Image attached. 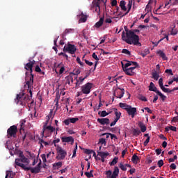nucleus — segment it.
I'll return each mask as SVG.
<instances>
[{
	"label": "nucleus",
	"mask_w": 178,
	"mask_h": 178,
	"mask_svg": "<svg viewBox=\"0 0 178 178\" xmlns=\"http://www.w3.org/2000/svg\"><path fill=\"white\" fill-rule=\"evenodd\" d=\"M35 64V60H30L28 63H26L24 66V69L26 70H29V73L28 72H26V86L29 89L30 97L29 95H26L24 92H21L17 95V97L15 99V102L17 105H22V106H24L29 101H30V98L33 97V92L31 91V88H33V84H34V74H33V66Z\"/></svg>",
	"instance_id": "1"
},
{
	"label": "nucleus",
	"mask_w": 178,
	"mask_h": 178,
	"mask_svg": "<svg viewBox=\"0 0 178 178\" xmlns=\"http://www.w3.org/2000/svg\"><path fill=\"white\" fill-rule=\"evenodd\" d=\"M132 33H134L133 37H129V39L126 38V33L124 31H122V40L129 44V45H138V47H141V43L140 42V37L137 34H140L139 29H134L132 30Z\"/></svg>",
	"instance_id": "2"
},
{
	"label": "nucleus",
	"mask_w": 178,
	"mask_h": 178,
	"mask_svg": "<svg viewBox=\"0 0 178 178\" xmlns=\"http://www.w3.org/2000/svg\"><path fill=\"white\" fill-rule=\"evenodd\" d=\"M15 163L17 166H19V168H22L24 169V170H26L27 165L30 163V160L24 156V154L22 151H19L18 154V158L15 159Z\"/></svg>",
	"instance_id": "3"
},
{
	"label": "nucleus",
	"mask_w": 178,
	"mask_h": 178,
	"mask_svg": "<svg viewBox=\"0 0 178 178\" xmlns=\"http://www.w3.org/2000/svg\"><path fill=\"white\" fill-rule=\"evenodd\" d=\"M57 156H56V159L58 161H63L66 156L67 155V152L63 149V148L60 147V146L58 145L56 147Z\"/></svg>",
	"instance_id": "4"
},
{
	"label": "nucleus",
	"mask_w": 178,
	"mask_h": 178,
	"mask_svg": "<svg viewBox=\"0 0 178 178\" xmlns=\"http://www.w3.org/2000/svg\"><path fill=\"white\" fill-rule=\"evenodd\" d=\"M76 50L77 49H76V46L70 43H68L67 45H65L63 48V52H68L69 54H71V55H74Z\"/></svg>",
	"instance_id": "5"
},
{
	"label": "nucleus",
	"mask_w": 178,
	"mask_h": 178,
	"mask_svg": "<svg viewBox=\"0 0 178 178\" xmlns=\"http://www.w3.org/2000/svg\"><path fill=\"white\" fill-rule=\"evenodd\" d=\"M17 134V127L16 125H13L10 127V128L7 130V136L8 138H10L11 137H16V134Z\"/></svg>",
	"instance_id": "6"
},
{
	"label": "nucleus",
	"mask_w": 178,
	"mask_h": 178,
	"mask_svg": "<svg viewBox=\"0 0 178 178\" xmlns=\"http://www.w3.org/2000/svg\"><path fill=\"white\" fill-rule=\"evenodd\" d=\"M92 88V83L88 82L86 84L81 86L82 93L88 95L91 92Z\"/></svg>",
	"instance_id": "7"
},
{
	"label": "nucleus",
	"mask_w": 178,
	"mask_h": 178,
	"mask_svg": "<svg viewBox=\"0 0 178 178\" xmlns=\"http://www.w3.org/2000/svg\"><path fill=\"white\" fill-rule=\"evenodd\" d=\"M121 65L123 69V71L127 76H133L134 74V70H136V67H131L129 68L124 69V64L123 62H121Z\"/></svg>",
	"instance_id": "8"
},
{
	"label": "nucleus",
	"mask_w": 178,
	"mask_h": 178,
	"mask_svg": "<svg viewBox=\"0 0 178 178\" xmlns=\"http://www.w3.org/2000/svg\"><path fill=\"white\" fill-rule=\"evenodd\" d=\"M123 95H124V89L118 88L116 89L115 92H114V96L116 98H119L121 99V98H123Z\"/></svg>",
	"instance_id": "9"
},
{
	"label": "nucleus",
	"mask_w": 178,
	"mask_h": 178,
	"mask_svg": "<svg viewBox=\"0 0 178 178\" xmlns=\"http://www.w3.org/2000/svg\"><path fill=\"white\" fill-rule=\"evenodd\" d=\"M127 112L129 116L134 118V116H136V113H137V108L136 107H131V106H129L127 110Z\"/></svg>",
	"instance_id": "10"
},
{
	"label": "nucleus",
	"mask_w": 178,
	"mask_h": 178,
	"mask_svg": "<svg viewBox=\"0 0 178 178\" xmlns=\"http://www.w3.org/2000/svg\"><path fill=\"white\" fill-rule=\"evenodd\" d=\"M76 122H79V118H67L63 121V123H65L66 126H69L70 123L74 124Z\"/></svg>",
	"instance_id": "11"
},
{
	"label": "nucleus",
	"mask_w": 178,
	"mask_h": 178,
	"mask_svg": "<svg viewBox=\"0 0 178 178\" xmlns=\"http://www.w3.org/2000/svg\"><path fill=\"white\" fill-rule=\"evenodd\" d=\"M124 33H125V37L126 38H130V37L134 36V33H133V30H129V28L127 26H124Z\"/></svg>",
	"instance_id": "12"
},
{
	"label": "nucleus",
	"mask_w": 178,
	"mask_h": 178,
	"mask_svg": "<svg viewBox=\"0 0 178 178\" xmlns=\"http://www.w3.org/2000/svg\"><path fill=\"white\" fill-rule=\"evenodd\" d=\"M61 140L63 143H71V145H73L74 143V138H73V136L62 137Z\"/></svg>",
	"instance_id": "13"
},
{
	"label": "nucleus",
	"mask_w": 178,
	"mask_h": 178,
	"mask_svg": "<svg viewBox=\"0 0 178 178\" xmlns=\"http://www.w3.org/2000/svg\"><path fill=\"white\" fill-rule=\"evenodd\" d=\"M97 122L102 126H105V124L108 126V124H109L110 123V120L108 118H98Z\"/></svg>",
	"instance_id": "14"
},
{
	"label": "nucleus",
	"mask_w": 178,
	"mask_h": 178,
	"mask_svg": "<svg viewBox=\"0 0 178 178\" xmlns=\"http://www.w3.org/2000/svg\"><path fill=\"white\" fill-rule=\"evenodd\" d=\"M159 84L160 88L163 91V92H169V88H166L163 86V79L162 78L159 79Z\"/></svg>",
	"instance_id": "15"
},
{
	"label": "nucleus",
	"mask_w": 178,
	"mask_h": 178,
	"mask_svg": "<svg viewBox=\"0 0 178 178\" xmlns=\"http://www.w3.org/2000/svg\"><path fill=\"white\" fill-rule=\"evenodd\" d=\"M25 170H30L31 173H40L41 172V168H38V167L31 168V167H26L25 168Z\"/></svg>",
	"instance_id": "16"
},
{
	"label": "nucleus",
	"mask_w": 178,
	"mask_h": 178,
	"mask_svg": "<svg viewBox=\"0 0 178 178\" xmlns=\"http://www.w3.org/2000/svg\"><path fill=\"white\" fill-rule=\"evenodd\" d=\"M79 19L80 23H86L87 22V15H84L83 12H81L79 15H77Z\"/></svg>",
	"instance_id": "17"
},
{
	"label": "nucleus",
	"mask_w": 178,
	"mask_h": 178,
	"mask_svg": "<svg viewBox=\"0 0 178 178\" xmlns=\"http://www.w3.org/2000/svg\"><path fill=\"white\" fill-rule=\"evenodd\" d=\"M104 17H102L99 22H97L95 24V27H96V29H99V27H101L102 26V24H104Z\"/></svg>",
	"instance_id": "18"
},
{
	"label": "nucleus",
	"mask_w": 178,
	"mask_h": 178,
	"mask_svg": "<svg viewBox=\"0 0 178 178\" xmlns=\"http://www.w3.org/2000/svg\"><path fill=\"white\" fill-rule=\"evenodd\" d=\"M66 83L69 86H72L73 84V76L69 75L65 77Z\"/></svg>",
	"instance_id": "19"
},
{
	"label": "nucleus",
	"mask_w": 178,
	"mask_h": 178,
	"mask_svg": "<svg viewBox=\"0 0 178 178\" xmlns=\"http://www.w3.org/2000/svg\"><path fill=\"white\" fill-rule=\"evenodd\" d=\"M62 165H63L62 161H58L57 163H54L53 164L54 170H58V169H60V167L62 166Z\"/></svg>",
	"instance_id": "20"
},
{
	"label": "nucleus",
	"mask_w": 178,
	"mask_h": 178,
	"mask_svg": "<svg viewBox=\"0 0 178 178\" xmlns=\"http://www.w3.org/2000/svg\"><path fill=\"white\" fill-rule=\"evenodd\" d=\"M92 56L93 59H95V60H96V62L95 63V67L92 70V72H94L97 69V65H98V60H99V58H98V56H97V54L95 53H93Z\"/></svg>",
	"instance_id": "21"
},
{
	"label": "nucleus",
	"mask_w": 178,
	"mask_h": 178,
	"mask_svg": "<svg viewBox=\"0 0 178 178\" xmlns=\"http://www.w3.org/2000/svg\"><path fill=\"white\" fill-rule=\"evenodd\" d=\"M149 91H153L154 92H156V91H159V90H158V88H156L155 87V84L154 83L151 82L149 86Z\"/></svg>",
	"instance_id": "22"
},
{
	"label": "nucleus",
	"mask_w": 178,
	"mask_h": 178,
	"mask_svg": "<svg viewBox=\"0 0 178 178\" xmlns=\"http://www.w3.org/2000/svg\"><path fill=\"white\" fill-rule=\"evenodd\" d=\"M120 7L121 8L122 10H124V12L127 10V8H126V1H124V0L120 1Z\"/></svg>",
	"instance_id": "23"
},
{
	"label": "nucleus",
	"mask_w": 178,
	"mask_h": 178,
	"mask_svg": "<svg viewBox=\"0 0 178 178\" xmlns=\"http://www.w3.org/2000/svg\"><path fill=\"white\" fill-rule=\"evenodd\" d=\"M158 55L160 56V58H162L163 60H166L168 59V57H166V54L163 53V51L159 50L157 51Z\"/></svg>",
	"instance_id": "24"
},
{
	"label": "nucleus",
	"mask_w": 178,
	"mask_h": 178,
	"mask_svg": "<svg viewBox=\"0 0 178 178\" xmlns=\"http://www.w3.org/2000/svg\"><path fill=\"white\" fill-rule=\"evenodd\" d=\"M74 29H67L65 31L62 33L61 37H66L67 34H70V33H73Z\"/></svg>",
	"instance_id": "25"
},
{
	"label": "nucleus",
	"mask_w": 178,
	"mask_h": 178,
	"mask_svg": "<svg viewBox=\"0 0 178 178\" xmlns=\"http://www.w3.org/2000/svg\"><path fill=\"white\" fill-rule=\"evenodd\" d=\"M138 127L141 129L142 133H145V131H147V127H145V124H144V123L139 122Z\"/></svg>",
	"instance_id": "26"
},
{
	"label": "nucleus",
	"mask_w": 178,
	"mask_h": 178,
	"mask_svg": "<svg viewBox=\"0 0 178 178\" xmlns=\"http://www.w3.org/2000/svg\"><path fill=\"white\" fill-rule=\"evenodd\" d=\"M100 5V3L99 1H96L95 3H94V6H95V8H97V9H98V11H97V15L99 16L100 15V12H101V7L99 6Z\"/></svg>",
	"instance_id": "27"
},
{
	"label": "nucleus",
	"mask_w": 178,
	"mask_h": 178,
	"mask_svg": "<svg viewBox=\"0 0 178 178\" xmlns=\"http://www.w3.org/2000/svg\"><path fill=\"white\" fill-rule=\"evenodd\" d=\"M97 154L99 156H101V158H106V156L109 155V153L104 152H97Z\"/></svg>",
	"instance_id": "28"
},
{
	"label": "nucleus",
	"mask_w": 178,
	"mask_h": 178,
	"mask_svg": "<svg viewBox=\"0 0 178 178\" xmlns=\"http://www.w3.org/2000/svg\"><path fill=\"white\" fill-rule=\"evenodd\" d=\"M119 105L120 108H122V109H124L125 111H127L130 106V105L126 104V103H120Z\"/></svg>",
	"instance_id": "29"
},
{
	"label": "nucleus",
	"mask_w": 178,
	"mask_h": 178,
	"mask_svg": "<svg viewBox=\"0 0 178 178\" xmlns=\"http://www.w3.org/2000/svg\"><path fill=\"white\" fill-rule=\"evenodd\" d=\"M132 134L133 136H140V134H141V131H140L138 128L134 129L132 130Z\"/></svg>",
	"instance_id": "30"
},
{
	"label": "nucleus",
	"mask_w": 178,
	"mask_h": 178,
	"mask_svg": "<svg viewBox=\"0 0 178 178\" xmlns=\"http://www.w3.org/2000/svg\"><path fill=\"white\" fill-rule=\"evenodd\" d=\"M157 95H159L161 99H162L163 102H165V100L166 99V96H165L163 94H162V92H161V91H156Z\"/></svg>",
	"instance_id": "31"
},
{
	"label": "nucleus",
	"mask_w": 178,
	"mask_h": 178,
	"mask_svg": "<svg viewBox=\"0 0 178 178\" xmlns=\"http://www.w3.org/2000/svg\"><path fill=\"white\" fill-rule=\"evenodd\" d=\"M98 115H100L101 118H105V116H108L109 115L108 113L106 112V111H99Z\"/></svg>",
	"instance_id": "32"
},
{
	"label": "nucleus",
	"mask_w": 178,
	"mask_h": 178,
	"mask_svg": "<svg viewBox=\"0 0 178 178\" xmlns=\"http://www.w3.org/2000/svg\"><path fill=\"white\" fill-rule=\"evenodd\" d=\"M46 130H49V131H50L51 133H54V131H55V128H54V127L51 125H49L44 128V131Z\"/></svg>",
	"instance_id": "33"
},
{
	"label": "nucleus",
	"mask_w": 178,
	"mask_h": 178,
	"mask_svg": "<svg viewBox=\"0 0 178 178\" xmlns=\"http://www.w3.org/2000/svg\"><path fill=\"white\" fill-rule=\"evenodd\" d=\"M131 161L134 163L137 162V161H140V157L136 154H134L131 158Z\"/></svg>",
	"instance_id": "34"
},
{
	"label": "nucleus",
	"mask_w": 178,
	"mask_h": 178,
	"mask_svg": "<svg viewBox=\"0 0 178 178\" xmlns=\"http://www.w3.org/2000/svg\"><path fill=\"white\" fill-rule=\"evenodd\" d=\"M115 115L116 116L115 120L118 121L119 119H120V116L122 115V113L118 112V109H116V111H115Z\"/></svg>",
	"instance_id": "35"
},
{
	"label": "nucleus",
	"mask_w": 178,
	"mask_h": 178,
	"mask_svg": "<svg viewBox=\"0 0 178 178\" xmlns=\"http://www.w3.org/2000/svg\"><path fill=\"white\" fill-rule=\"evenodd\" d=\"M119 158L118 157H115L112 161L111 162L110 165L111 166H115V165H116V163H118V161Z\"/></svg>",
	"instance_id": "36"
},
{
	"label": "nucleus",
	"mask_w": 178,
	"mask_h": 178,
	"mask_svg": "<svg viewBox=\"0 0 178 178\" xmlns=\"http://www.w3.org/2000/svg\"><path fill=\"white\" fill-rule=\"evenodd\" d=\"M49 122V120L47 119L46 122L43 125V129H42L43 131L42 132V136H44V133H45V128L48 126Z\"/></svg>",
	"instance_id": "37"
},
{
	"label": "nucleus",
	"mask_w": 178,
	"mask_h": 178,
	"mask_svg": "<svg viewBox=\"0 0 178 178\" xmlns=\"http://www.w3.org/2000/svg\"><path fill=\"white\" fill-rule=\"evenodd\" d=\"M152 79H154L156 81H158L159 79V74L158 72H153L152 74Z\"/></svg>",
	"instance_id": "38"
},
{
	"label": "nucleus",
	"mask_w": 178,
	"mask_h": 178,
	"mask_svg": "<svg viewBox=\"0 0 178 178\" xmlns=\"http://www.w3.org/2000/svg\"><path fill=\"white\" fill-rule=\"evenodd\" d=\"M92 170H90L89 172H86L85 175H86V177L88 178H91V177H94V175H92Z\"/></svg>",
	"instance_id": "39"
},
{
	"label": "nucleus",
	"mask_w": 178,
	"mask_h": 178,
	"mask_svg": "<svg viewBox=\"0 0 178 178\" xmlns=\"http://www.w3.org/2000/svg\"><path fill=\"white\" fill-rule=\"evenodd\" d=\"M122 53L124 54L125 55H128V56H130L131 55V52H130V51H129L127 49H122Z\"/></svg>",
	"instance_id": "40"
},
{
	"label": "nucleus",
	"mask_w": 178,
	"mask_h": 178,
	"mask_svg": "<svg viewBox=\"0 0 178 178\" xmlns=\"http://www.w3.org/2000/svg\"><path fill=\"white\" fill-rule=\"evenodd\" d=\"M119 168H120L121 170H123L124 172H126V170H127V168H126V165H124L122 163H120Z\"/></svg>",
	"instance_id": "41"
},
{
	"label": "nucleus",
	"mask_w": 178,
	"mask_h": 178,
	"mask_svg": "<svg viewBox=\"0 0 178 178\" xmlns=\"http://www.w3.org/2000/svg\"><path fill=\"white\" fill-rule=\"evenodd\" d=\"M150 4L151 3H149V1L145 8V11L147 13H149V12H151L152 7H151Z\"/></svg>",
	"instance_id": "42"
},
{
	"label": "nucleus",
	"mask_w": 178,
	"mask_h": 178,
	"mask_svg": "<svg viewBox=\"0 0 178 178\" xmlns=\"http://www.w3.org/2000/svg\"><path fill=\"white\" fill-rule=\"evenodd\" d=\"M113 175H117V176H119V168L118 166H115L114 168V171L113 172Z\"/></svg>",
	"instance_id": "43"
},
{
	"label": "nucleus",
	"mask_w": 178,
	"mask_h": 178,
	"mask_svg": "<svg viewBox=\"0 0 178 178\" xmlns=\"http://www.w3.org/2000/svg\"><path fill=\"white\" fill-rule=\"evenodd\" d=\"M148 54H149V50H145L144 52L140 53V55L143 58H145Z\"/></svg>",
	"instance_id": "44"
},
{
	"label": "nucleus",
	"mask_w": 178,
	"mask_h": 178,
	"mask_svg": "<svg viewBox=\"0 0 178 178\" xmlns=\"http://www.w3.org/2000/svg\"><path fill=\"white\" fill-rule=\"evenodd\" d=\"M133 5V0H131L129 1L127 6H128V12H130L131 9V6Z\"/></svg>",
	"instance_id": "45"
},
{
	"label": "nucleus",
	"mask_w": 178,
	"mask_h": 178,
	"mask_svg": "<svg viewBox=\"0 0 178 178\" xmlns=\"http://www.w3.org/2000/svg\"><path fill=\"white\" fill-rule=\"evenodd\" d=\"M138 98L140 101H143L144 102H147V97H145V96L143 95H139Z\"/></svg>",
	"instance_id": "46"
},
{
	"label": "nucleus",
	"mask_w": 178,
	"mask_h": 178,
	"mask_svg": "<svg viewBox=\"0 0 178 178\" xmlns=\"http://www.w3.org/2000/svg\"><path fill=\"white\" fill-rule=\"evenodd\" d=\"M81 73V71L80 69L76 70L74 72H72L71 74H73L74 76H79Z\"/></svg>",
	"instance_id": "47"
},
{
	"label": "nucleus",
	"mask_w": 178,
	"mask_h": 178,
	"mask_svg": "<svg viewBox=\"0 0 178 178\" xmlns=\"http://www.w3.org/2000/svg\"><path fill=\"white\" fill-rule=\"evenodd\" d=\"M127 63L124 65V69H127V67H129V66H131L132 63L131 61H127Z\"/></svg>",
	"instance_id": "48"
},
{
	"label": "nucleus",
	"mask_w": 178,
	"mask_h": 178,
	"mask_svg": "<svg viewBox=\"0 0 178 178\" xmlns=\"http://www.w3.org/2000/svg\"><path fill=\"white\" fill-rule=\"evenodd\" d=\"M13 178V177H12V171H6V178Z\"/></svg>",
	"instance_id": "49"
},
{
	"label": "nucleus",
	"mask_w": 178,
	"mask_h": 178,
	"mask_svg": "<svg viewBox=\"0 0 178 178\" xmlns=\"http://www.w3.org/2000/svg\"><path fill=\"white\" fill-rule=\"evenodd\" d=\"M41 158L44 163H45V162H47V155H45V154H41Z\"/></svg>",
	"instance_id": "50"
},
{
	"label": "nucleus",
	"mask_w": 178,
	"mask_h": 178,
	"mask_svg": "<svg viewBox=\"0 0 178 178\" xmlns=\"http://www.w3.org/2000/svg\"><path fill=\"white\" fill-rule=\"evenodd\" d=\"M159 168H162L163 166V160H159L157 163Z\"/></svg>",
	"instance_id": "51"
},
{
	"label": "nucleus",
	"mask_w": 178,
	"mask_h": 178,
	"mask_svg": "<svg viewBox=\"0 0 178 178\" xmlns=\"http://www.w3.org/2000/svg\"><path fill=\"white\" fill-rule=\"evenodd\" d=\"M26 152L29 155L30 158H35V154H34V153H31L29 151H26Z\"/></svg>",
	"instance_id": "52"
},
{
	"label": "nucleus",
	"mask_w": 178,
	"mask_h": 178,
	"mask_svg": "<svg viewBox=\"0 0 178 178\" xmlns=\"http://www.w3.org/2000/svg\"><path fill=\"white\" fill-rule=\"evenodd\" d=\"M111 140H118V136L113 134H109Z\"/></svg>",
	"instance_id": "53"
},
{
	"label": "nucleus",
	"mask_w": 178,
	"mask_h": 178,
	"mask_svg": "<svg viewBox=\"0 0 178 178\" xmlns=\"http://www.w3.org/2000/svg\"><path fill=\"white\" fill-rule=\"evenodd\" d=\"M85 154H87V155H91V154H92V150L86 149H85Z\"/></svg>",
	"instance_id": "54"
},
{
	"label": "nucleus",
	"mask_w": 178,
	"mask_h": 178,
	"mask_svg": "<svg viewBox=\"0 0 178 178\" xmlns=\"http://www.w3.org/2000/svg\"><path fill=\"white\" fill-rule=\"evenodd\" d=\"M52 113H54V111H52V110H51L49 115L46 117V119H48V120H49L51 119V118H52Z\"/></svg>",
	"instance_id": "55"
},
{
	"label": "nucleus",
	"mask_w": 178,
	"mask_h": 178,
	"mask_svg": "<svg viewBox=\"0 0 178 178\" xmlns=\"http://www.w3.org/2000/svg\"><path fill=\"white\" fill-rule=\"evenodd\" d=\"M176 159H177V156L175 155L174 158H170L169 159L168 161L170 162H175V161H176Z\"/></svg>",
	"instance_id": "56"
},
{
	"label": "nucleus",
	"mask_w": 178,
	"mask_h": 178,
	"mask_svg": "<svg viewBox=\"0 0 178 178\" xmlns=\"http://www.w3.org/2000/svg\"><path fill=\"white\" fill-rule=\"evenodd\" d=\"M84 62L86 63V65H88V66H92V65H94V63L92 62H90L88 60H83Z\"/></svg>",
	"instance_id": "57"
},
{
	"label": "nucleus",
	"mask_w": 178,
	"mask_h": 178,
	"mask_svg": "<svg viewBox=\"0 0 178 178\" xmlns=\"http://www.w3.org/2000/svg\"><path fill=\"white\" fill-rule=\"evenodd\" d=\"M76 62H77V63L80 64V66H84V63H83V62H81L79 57L76 58Z\"/></svg>",
	"instance_id": "58"
},
{
	"label": "nucleus",
	"mask_w": 178,
	"mask_h": 178,
	"mask_svg": "<svg viewBox=\"0 0 178 178\" xmlns=\"http://www.w3.org/2000/svg\"><path fill=\"white\" fill-rule=\"evenodd\" d=\"M149 136H148L147 138V139L145 140V141L144 142V145H145V147H147V145H148V143H149Z\"/></svg>",
	"instance_id": "59"
},
{
	"label": "nucleus",
	"mask_w": 178,
	"mask_h": 178,
	"mask_svg": "<svg viewBox=\"0 0 178 178\" xmlns=\"http://www.w3.org/2000/svg\"><path fill=\"white\" fill-rule=\"evenodd\" d=\"M165 73H169L170 76H173V72L172 71V70L167 69L165 70Z\"/></svg>",
	"instance_id": "60"
},
{
	"label": "nucleus",
	"mask_w": 178,
	"mask_h": 178,
	"mask_svg": "<svg viewBox=\"0 0 178 178\" xmlns=\"http://www.w3.org/2000/svg\"><path fill=\"white\" fill-rule=\"evenodd\" d=\"M169 127H170V130H171L172 131H177V128H176V127H173L172 125Z\"/></svg>",
	"instance_id": "61"
},
{
	"label": "nucleus",
	"mask_w": 178,
	"mask_h": 178,
	"mask_svg": "<svg viewBox=\"0 0 178 178\" xmlns=\"http://www.w3.org/2000/svg\"><path fill=\"white\" fill-rule=\"evenodd\" d=\"M99 143L102 145H104L106 144V140H105V138H100L99 139Z\"/></svg>",
	"instance_id": "62"
},
{
	"label": "nucleus",
	"mask_w": 178,
	"mask_h": 178,
	"mask_svg": "<svg viewBox=\"0 0 178 178\" xmlns=\"http://www.w3.org/2000/svg\"><path fill=\"white\" fill-rule=\"evenodd\" d=\"M118 5V1L117 0H113L111 1V6H116Z\"/></svg>",
	"instance_id": "63"
},
{
	"label": "nucleus",
	"mask_w": 178,
	"mask_h": 178,
	"mask_svg": "<svg viewBox=\"0 0 178 178\" xmlns=\"http://www.w3.org/2000/svg\"><path fill=\"white\" fill-rule=\"evenodd\" d=\"M105 22L106 23H112V19H111V17H107L105 19Z\"/></svg>",
	"instance_id": "64"
}]
</instances>
